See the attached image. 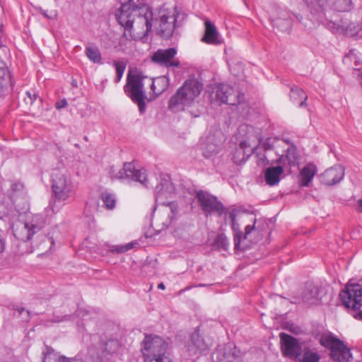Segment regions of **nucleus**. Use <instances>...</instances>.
<instances>
[{
	"instance_id": "1",
	"label": "nucleus",
	"mask_w": 362,
	"mask_h": 362,
	"mask_svg": "<svg viewBox=\"0 0 362 362\" xmlns=\"http://www.w3.org/2000/svg\"><path fill=\"white\" fill-rule=\"evenodd\" d=\"M310 9L314 19L336 33H343L353 37L360 30L359 24L354 22L339 20L338 15L329 8L332 4L334 9L339 12L349 11L352 7L351 0H303Z\"/></svg>"
},
{
	"instance_id": "2",
	"label": "nucleus",
	"mask_w": 362,
	"mask_h": 362,
	"mask_svg": "<svg viewBox=\"0 0 362 362\" xmlns=\"http://www.w3.org/2000/svg\"><path fill=\"white\" fill-rule=\"evenodd\" d=\"M116 13L118 23L134 34L147 35L152 27L153 14L146 0L121 2Z\"/></svg>"
},
{
	"instance_id": "3",
	"label": "nucleus",
	"mask_w": 362,
	"mask_h": 362,
	"mask_svg": "<svg viewBox=\"0 0 362 362\" xmlns=\"http://www.w3.org/2000/svg\"><path fill=\"white\" fill-rule=\"evenodd\" d=\"M203 84L197 78H189L180 87L168 101V108L173 112L183 111L200 95Z\"/></svg>"
},
{
	"instance_id": "4",
	"label": "nucleus",
	"mask_w": 362,
	"mask_h": 362,
	"mask_svg": "<svg viewBox=\"0 0 362 362\" xmlns=\"http://www.w3.org/2000/svg\"><path fill=\"white\" fill-rule=\"evenodd\" d=\"M52 189L56 202L68 204L74 199L77 187L66 170L54 169L52 173Z\"/></svg>"
},
{
	"instance_id": "5",
	"label": "nucleus",
	"mask_w": 362,
	"mask_h": 362,
	"mask_svg": "<svg viewBox=\"0 0 362 362\" xmlns=\"http://www.w3.org/2000/svg\"><path fill=\"white\" fill-rule=\"evenodd\" d=\"M180 16L176 6L170 8L163 6L160 8L155 19L157 33L164 39H169L175 29L181 26Z\"/></svg>"
},
{
	"instance_id": "6",
	"label": "nucleus",
	"mask_w": 362,
	"mask_h": 362,
	"mask_svg": "<svg viewBox=\"0 0 362 362\" xmlns=\"http://www.w3.org/2000/svg\"><path fill=\"white\" fill-rule=\"evenodd\" d=\"M168 344L158 336L146 335L142 342L144 356L149 362H162L169 358L165 354Z\"/></svg>"
},
{
	"instance_id": "7",
	"label": "nucleus",
	"mask_w": 362,
	"mask_h": 362,
	"mask_svg": "<svg viewBox=\"0 0 362 362\" xmlns=\"http://www.w3.org/2000/svg\"><path fill=\"white\" fill-rule=\"evenodd\" d=\"M320 343L330 350L331 358L337 362H349L352 354L344 343L331 333H322L320 336Z\"/></svg>"
},
{
	"instance_id": "8",
	"label": "nucleus",
	"mask_w": 362,
	"mask_h": 362,
	"mask_svg": "<svg viewBox=\"0 0 362 362\" xmlns=\"http://www.w3.org/2000/svg\"><path fill=\"white\" fill-rule=\"evenodd\" d=\"M108 172L112 180H127L139 182L144 187L148 186L146 170L136 169L133 163H124L122 168L110 166Z\"/></svg>"
},
{
	"instance_id": "9",
	"label": "nucleus",
	"mask_w": 362,
	"mask_h": 362,
	"mask_svg": "<svg viewBox=\"0 0 362 362\" xmlns=\"http://www.w3.org/2000/svg\"><path fill=\"white\" fill-rule=\"evenodd\" d=\"M124 90L132 100L137 104L139 112L144 113L146 110V95L142 77L138 74H128L127 83L124 86Z\"/></svg>"
},
{
	"instance_id": "10",
	"label": "nucleus",
	"mask_w": 362,
	"mask_h": 362,
	"mask_svg": "<svg viewBox=\"0 0 362 362\" xmlns=\"http://www.w3.org/2000/svg\"><path fill=\"white\" fill-rule=\"evenodd\" d=\"M340 300L353 316L362 305V286L358 283L349 281L339 293Z\"/></svg>"
},
{
	"instance_id": "11",
	"label": "nucleus",
	"mask_w": 362,
	"mask_h": 362,
	"mask_svg": "<svg viewBox=\"0 0 362 362\" xmlns=\"http://www.w3.org/2000/svg\"><path fill=\"white\" fill-rule=\"evenodd\" d=\"M45 226V221L40 215H35L30 220L25 221L13 229L14 235L23 241L30 240L34 235L38 233Z\"/></svg>"
},
{
	"instance_id": "12",
	"label": "nucleus",
	"mask_w": 362,
	"mask_h": 362,
	"mask_svg": "<svg viewBox=\"0 0 362 362\" xmlns=\"http://www.w3.org/2000/svg\"><path fill=\"white\" fill-rule=\"evenodd\" d=\"M196 198L203 212L206 216L216 214L218 216H221L224 206L219 202L216 197L209 194L207 192L200 190L196 194Z\"/></svg>"
},
{
	"instance_id": "13",
	"label": "nucleus",
	"mask_w": 362,
	"mask_h": 362,
	"mask_svg": "<svg viewBox=\"0 0 362 362\" xmlns=\"http://www.w3.org/2000/svg\"><path fill=\"white\" fill-rule=\"evenodd\" d=\"M285 140H281L277 138H267L259 147V150H262L264 153L256 151L255 153L259 158V164L272 165L274 163V159H271L269 153L271 151H274L276 156L279 155L280 148L281 146H285Z\"/></svg>"
},
{
	"instance_id": "14",
	"label": "nucleus",
	"mask_w": 362,
	"mask_h": 362,
	"mask_svg": "<svg viewBox=\"0 0 362 362\" xmlns=\"http://www.w3.org/2000/svg\"><path fill=\"white\" fill-rule=\"evenodd\" d=\"M324 293L325 292L321 286L309 282L305 284L300 296H293L291 303H300L303 302L308 305L317 304Z\"/></svg>"
},
{
	"instance_id": "15",
	"label": "nucleus",
	"mask_w": 362,
	"mask_h": 362,
	"mask_svg": "<svg viewBox=\"0 0 362 362\" xmlns=\"http://www.w3.org/2000/svg\"><path fill=\"white\" fill-rule=\"evenodd\" d=\"M211 346V341L209 339L205 340L196 330L191 334L189 340L186 343L185 351L189 357H198L207 351Z\"/></svg>"
},
{
	"instance_id": "16",
	"label": "nucleus",
	"mask_w": 362,
	"mask_h": 362,
	"mask_svg": "<svg viewBox=\"0 0 362 362\" xmlns=\"http://www.w3.org/2000/svg\"><path fill=\"white\" fill-rule=\"evenodd\" d=\"M279 337L283 356L288 358H299L302 353V346L299 341L286 333H281Z\"/></svg>"
},
{
	"instance_id": "17",
	"label": "nucleus",
	"mask_w": 362,
	"mask_h": 362,
	"mask_svg": "<svg viewBox=\"0 0 362 362\" xmlns=\"http://www.w3.org/2000/svg\"><path fill=\"white\" fill-rule=\"evenodd\" d=\"M285 144L284 146L281 147L279 155H278V158L274 160V163H279L284 165L287 161L290 166H295L298 165L300 160V156L297 152L296 146L287 141H285Z\"/></svg>"
},
{
	"instance_id": "18",
	"label": "nucleus",
	"mask_w": 362,
	"mask_h": 362,
	"mask_svg": "<svg viewBox=\"0 0 362 362\" xmlns=\"http://www.w3.org/2000/svg\"><path fill=\"white\" fill-rule=\"evenodd\" d=\"M177 54L175 48H168L165 49H158L152 56V61L160 65L166 67H178L180 62L175 59Z\"/></svg>"
},
{
	"instance_id": "19",
	"label": "nucleus",
	"mask_w": 362,
	"mask_h": 362,
	"mask_svg": "<svg viewBox=\"0 0 362 362\" xmlns=\"http://www.w3.org/2000/svg\"><path fill=\"white\" fill-rule=\"evenodd\" d=\"M215 98L218 103V105L228 104L235 105L240 103L239 96L234 95L233 88L229 85L226 84H217L214 87Z\"/></svg>"
},
{
	"instance_id": "20",
	"label": "nucleus",
	"mask_w": 362,
	"mask_h": 362,
	"mask_svg": "<svg viewBox=\"0 0 362 362\" xmlns=\"http://www.w3.org/2000/svg\"><path fill=\"white\" fill-rule=\"evenodd\" d=\"M344 170V168L341 165H335L325 170L320 175V182L327 186L335 185L343 180Z\"/></svg>"
},
{
	"instance_id": "21",
	"label": "nucleus",
	"mask_w": 362,
	"mask_h": 362,
	"mask_svg": "<svg viewBox=\"0 0 362 362\" xmlns=\"http://www.w3.org/2000/svg\"><path fill=\"white\" fill-rule=\"evenodd\" d=\"M214 362H233L241 356L240 351L233 344L218 348L214 354Z\"/></svg>"
},
{
	"instance_id": "22",
	"label": "nucleus",
	"mask_w": 362,
	"mask_h": 362,
	"mask_svg": "<svg viewBox=\"0 0 362 362\" xmlns=\"http://www.w3.org/2000/svg\"><path fill=\"white\" fill-rule=\"evenodd\" d=\"M257 147H252L246 141H243L232 153V159L237 165L245 163L252 154L258 151Z\"/></svg>"
},
{
	"instance_id": "23",
	"label": "nucleus",
	"mask_w": 362,
	"mask_h": 362,
	"mask_svg": "<svg viewBox=\"0 0 362 362\" xmlns=\"http://www.w3.org/2000/svg\"><path fill=\"white\" fill-rule=\"evenodd\" d=\"M222 134L218 131L215 134H209L206 139V143L203 146V155L209 158L218 153L222 145Z\"/></svg>"
},
{
	"instance_id": "24",
	"label": "nucleus",
	"mask_w": 362,
	"mask_h": 362,
	"mask_svg": "<svg viewBox=\"0 0 362 362\" xmlns=\"http://www.w3.org/2000/svg\"><path fill=\"white\" fill-rule=\"evenodd\" d=\"M272 25L281 31L288 30L291 28V13L286 10H279L276 16L271 18Z\"/></svg>"
},
{
	"instance_id": "25",
	"label": "nucleus",
	"mask_w": 362,
	"mask_h": 362,
	"mask_svg": "<svg viewBox=\"0 0 362 362\" xmlns=\"http://www.w3.org/2000/svg\"><path fill=\"white\" fill-rule=\"evenodd\" d=\"M204 25L205 32L202 41L209 45H221L222 40L215 25L209 20L205 21Z\"/></svg>"
},
{
	"instance_id": "26",
	"label": "nucleus",
	"mask_w": 362,
	"mask_h": 362,
	"mask_svg": "<svg viewBox=\"0 0 362 362\" xmlns=\"http://www.w3.org/2000/svg\"><path fill=\"white\" fill-rule=\"evenodd\" d=\"M175 192L174 185L169 177H163L159 184L156 187L155 195L156 200H162L164 198L170 197Z\"/></svg>"
},
{
	"instance_id": "27",
	"label": "nucleus",
	"mask_w": 362,
	"mask_h": 362,
	"mask_svg": "<svg viewBox=\"0 0 362 362\" xmlns=\"http://www.w3.org/2000/svg\"><path fill=\"white\" fill-rule=\"evenodd\" d=\"M284 173V167L281 164L278 166H272L266 169L264 178L266 183L270 186L278 184L280 181V176Z\"/></svg>"
},
{
	"instance_id": "28",
	"label": "nucleus",
	"mask_w": 362,
	"mask_h": 362,
	"mask_svg": "<svg viewBox=\"0 0 362 362\" xmlns=\"http://www.w3.org/2000/svg\"><path fill=\"white\" fill-rule=\"evenodd\" d=\"M12 90L11 74L6 68H0V98H4Z\"/></svg>"
},
{
	"instance_id": "29",
	"label": "nucleus",
	"mask_w": 362,
	"mask_h": 362,
	"mask_svg": "<svg viewBox=\"0 0 362 362\" xmlns=\"http://www.w3.org/2000/svg\"><path fill=\"white\" fill-rule=\"evenodd\" d=\"M43 361L42 362H76L75 360L78 358H69L64 356H60L58 353L48 346H45L42 352Z\"/></svg>"
},
{
	"instance_id": "30",
	"label": "nucleus",
	"mask_w": 362,
	"mask_h": 362,
	"mask_svg": "<svg viewBox=\"0 0 362 362\" xmlns=\"http://www.w3.org/2000/svg\"><path fill=\"white\" fill-rule=\"evenodd\" d=\"M317 173V168L313 163H308L303 168L300 174V184L303 187L308 186Z\"/></svg>"
},
{
	"instance_id": "31",
	"label": "nucleus",
	"mask_w": 362,
	"mask_h": 362,
	"mask_svg": "<svg viewBox=\"0 0 362 362\" xmlns=\"http://www.w3.org/2000/svg\"><path fill=\"white\" fill-rule=\"evenodd\" d=\"M169 86L168 78L165 76H162L154 78L151 83V90L156 96H158L163 93Z\"/></svg>"
},
{
	"instance_id": "32",
	"label": "nucleus",
	"mask_w": 362,
	"mask_h": 362,
	"mask_svg": "<svg viewBox=\"0 0 362 362\" xmlns=\"http://www.w3.org/2000/svg\"><path fill=\"white\" fill-rule=\"evenodd\" d=\"M290 98L293 103L299 104L300 107H304L306 104L308 96L303 89L298 87H291Z\"/></svg>"
},
{
	"instance_id": "33",
	"label": "nucleus",
	"mask_w": 362,
	"mask_h": 362,
	"mask_svg": "<svg viewBox=\"0 0 362 362\" xmlns=\"http://www.w3.org/2000/svg\"><path fill=\"white\" fill-rule=\"evenodd\" d=\"M34 243L35 247L42 252H47L51 250L52 246L54 245V240L52 238L48 237L45 235H37L34 240Z\"/></svg>"
},
{
	"instance_id": "34",
	"label": "nucleus",
	"mask_w": 362,
	"mask_h": 362,
	"mask_svg": "<svg viewBox=\"0 0 362 362\" xmlns=\"http://www.w3.org/2000/svg\"><path fill=\"white\" fill-rule=\"evenodd\" d=\"M86 56L88 59L95 64H101V54L98 47L88 45L85 49Z\"/></svg>"
},
{
	"instance_id": "35",
	"label": "nucleus",
	"mask_w": 362,
	"mask_h": 362,
	"mask_svg": "<svg viewBox=\"0 0 362 362\" xmlns=\"http://www.w3.org/2000/svg\"><path fill=\"white\" fill-rule=\"evenodd\" d=\"M25 194V188L23 183L16 182L11 184L10 196L12 199H16L18 197H23Z\"/></svg>"
},
{
	"instance_id": "36",
	"label": "nucleus",
	"mask_w": 362,
	"mask_h": 362,
	"mask_svg": "<svg viewBox=\"0 0 362 362\" xmlns=\"http://www.w3.org/2000/svg\"><path fill=\"white\" fill-rule=\"evenodd\" d=\"M214 246L218 250L227 251L229 247V240L223 233L218 234L214 240Z\"/></svg>"
},
{
	"instance_id": "37",
	"label": "nucleus",
	"mask_w": 362,
	"mask_h": 362,
	"mask_svg": "<svg viewBox=\"0 0 362 362\" xmlns=\"http://www.w3.org/2000/svg\"><path fill=\"white\" fill-rule=\"evenodd\" d=\"M320 356L309 348H305L300 362H319Z\"/></svg>"
},
{
	"instance_id": "38",
	"label": "nucleus",
	"mask_w": 362,
	"mask_h": 362,
	"mask_svg": "<svg viewBox=\"0 0 362 362\" xmlns=\"http://www.w3.org/2000/svg\"><path fill=\"white\" fill-rule=\"evenodd\" d=\"M232 228L234 231V247L235 250H239L240 249L242 231L240 230L239 224L236 222L232 223Z\"/></svg>"
},
{
	"instance_id": "39",
	"label": "nucleus",
	"mask_w": 362,
	"mask_h": 362,
	"mask_svg": "<svg viewBox=\"0 0 362 362\" xmlns=\"http://www.w3.org/2000/svg\"><path fill=\"white\" fill-rule=\"evenodd\" d=\"M119 348V344L117 340H109L107 341L104 347V352L107 354H112L118 351Z\"/></svg>"
},
{
	"instance_id": "40",
	"label": "nucleus",
	"mask_w": 362,
	"mask_h": 362,
	"mask_svg": "<svg viewBox=\"0 0 362 362\" xmlns=\"http://www.w3.org/2000/svg\"><path fill=\"white\" fill-rule=\"evenodd\" d=\"M102 199L107 209H113L115 207L116 199L113 194L110 193H103Z\"/></svg>"
},
{
	"instance_id": "41",
	"label": "nucleus",
	"mask_w": 362,
	"mask_h": 362,
	"mask_svg": "<svg viewBox=\"0 0 362 362\" xmlns=\"http://www.w3.org/2000/svg\"><path fill=\"white\" fill-rule=\"evenodd\" d=\"M134 247V243H129L125 245H112L110 248V251L112 253L122 254L129 251Z\"/></svg>"
},
{
	"instance_id": "42",
	"label": "nucleus",
	"mask_w": 362,
	"mask_h": 362,
	"mask_svg": "<svg viewBox=\"0 0 362 362\" xmlns=\"http://www.w3.org/2000/svg\"><path fill=\"white\" fill-rule=\"evenodd\" d=\"M114 65L116 69V78L115 79V82L118 83L123 76L126 64L123 62L114 61Z\"/></svg>"
},
{
	"instance_id": "43",
	"label": "nucleus",
	"mask_w": 362,
	"mask_h": 362,
	"mask_svg": "<svg viewBox=\"0 0 362 362\" xmlns=\"http://www.w3.org/2000/svg\"><path fill=\"white\" fill-rule=\"evenodd\" d=\"M169 210L170 211V214H168V218L170 220H167L163 225L165 228H167L171 223V220L175 216L177 213V205L174 202H169L167 205Z\"/></svg>"
},
{
	"instance_id": "44",
	"label": "nucleus",
	"mask_w": 362,
	"mask_h": 362,
	"mask_svg": "<svg viewBox=\"0 0 362 362\" xmlns=\"http://www.w3.org/2000/svg\"><path fill=\"white\" fill-rule=\"evenodd\" d=\"M71 318L70 315H65L62 317L54 315L52 320H50V322H61L63 321L69 320Z\"/></svg>"
},
{
	"instance_id": "45",
	"label": "nucleus",
	"mask_w": 362,
	"mask_h": 362,
	"mask_svg": "<svg viewBox=\"0 0 362 362\" xmlns=\"http://www.w3.org/2000/svg\"><path fill=\"white\" fill-rule=\"evenodd\" d=\"M245 235H244V238L245 239H247L249 238V235H250V233L252 232H254L255 233L257 231V228L255 227V223H254V225L252 226H250V225L247 226L245 228Z\"/></svg>"
},
{
	"instance_id": "46",
	"label": "nucleus",
	"mask_w": 362,
	"mask_h": 362,
	"mask_svg": "<svg viewBox=\"0 0 362 362\" xmlns=\"http://www.w3.org/2000/svg\"><path fill=\"white\" fill-rule=\"evenodd\" d=\"M68 105L67 101L66 99L60 100L59 101H57L56 103V108L58 110H60L62 108H64Z\"/></svg>"
},
{
	"instance_id": "47",
	"label": "nucleus",
	"mask_w": 362,
	"mask_h": 362,
	"mask_svg": "<svg viewBox=\"0 0 362 362\" xmlns=\"http://www.w3.org/2000/svg\"><path fill=\"white\" fill-rule=\"evenodd\" d=\"M353 317L356 320L362 321V310H357V311H354V313H353Z\"/></svg>"
},
{
	"instance_id": "48",
	"label": "nucleus",
	"mask_w": 362,
	"mask_h": 362,
	"mask_svg": "<svg viewBox=\"0 0 362 362\" xmlns=\"http://www.w3.org/2000/svg\"><path fill=\"white\" fill-rule=\"evenodd\" d=\"M27 95L29 97L30 103H33L36 100V98H37V95H36L35 93L31 94L30 92L28 91L27 92Z\"/></svg>"
},
{
	"instance_id": "49",
	"label": "nucleus",
	"mask_w": 362,
	"mask_h": 362,
	"mask_svg": "<svg viewBox=\"0 0 362 362\" xmlns=\"http://www.w3.org/2000/svg\"><path fill=\"white\" fill-rule=\"evenodd\" d=\"M76 362H98V360H93L90 358H86V360L83 361L81 359L78 358L77 360H75Z\"/></svg>"
},
{
	"instance_id": "50",
	"label": "nucleus",
	"mask_w": 362,
	"mask_h": 362,
	"mask_svg": "<svg viewBox=\"0 0 362 362\" xmlns=\"http://www.w3.org/2000/svg\"><path fill=\"white\" fill-rule=\"evenodd\" d=\"M229 218L231 219L232 223H235V214L234 211L229 214Z\"/></svg>"
},
{
	"instance_id": "51",
	"label": "nucleus",
	"mask_w": 362,
	"mask_h": 362,
	"mask_svg": "<svg viewBox=\"0 0 362 362\" xmlns=\"http://www.w3.org/2000/svg\"><path fill=\"white\" fill-rule=\"evenodd\" d=\"M4 250V243L2 239L0 238V252H3Z\"/></svg>"
},
{
	"instance_id": "52",
	"label": "nucleus",
	"mask_w": 362,
	"mask_h": 362,
	"mask_svg": "<svg viewBox=\"0 0 362 362\" xmlns=\"http://www.w3.org/2000/svg\"><path fill=\"white\" fill-rule=\"evenodd\" d=\"M158 288L164 290L165 289V285L163 283H160L158 286Z\"/></svg>"
},
{
	"instance_id": "53",
	"label": "nucleus",
	"mask_w": 362,
	"mask_h": 362,
	"mask_svg": "<svg viewBox=\"0 0 362 362\" xmlns=\"http://www.w3.org/2000/svg\"><path fill=\"white\" fill-rule=\"evenodd\" d=\"M25 310L23 308H18L17 311L19 313V314H22L23 312Z\"/></svg>"
},
{
	"instance_id": "54",
	"label": "nucleus",
	"mask_w": 362,
	"mask_h": 362,
	"mask_svg": "<svg viewBox=\"0 0 362 362\" xmlns=\"http://www.w3.org/2000/svg\"><path fill=\"white\" fill-rule=\"evenodd\" d=\"M359 207H360V212H362V199L358 202Z\"/></svg>"
},
{
	"instance_id": "55",
	"label": "nucleus",
	"mask_w": 362,
	"mask_h": 362,
	"mask_svg": "<svg viewBox=\"0 0 362 362\" xmlns=\"http://www.w3.org/2000/svg\"><path fill=\"white\" fill-rule=\"evenodd\" d=\"M181 362H194V360L193 359H186V360L182 361Z\"/></svg>"
},
{
	"instance_id": "56",
	"label": "nucleus",
	"mask_w": 362,
	"mask_h": 362,
	"mask_svg": "<svg viewBox=\"0 0 362 362\" xmlns=\"http://www.w3.org/2000/svg\"><path fill=\"white\" fill-rule=\"evenodd\" d=\"M42 14L47 18H49L50 17L47 15V13H45V12H43Z\"/></svg>"
},
{
	"instance_id": "57",
	"label": "nucleus",
	"mask_w": 362,
	"mask_h": 362,
	"mask_svg": "<svg viewBox=\"0 0 362 362\" xmlns=\"http://www.w3.org/2000/svg\"><path fill=\"white\" fill-rule=\"evenodd\" d=\"M120 3L124 1H129L130 0H118Z\"/></svg>"
}]
</instances>
